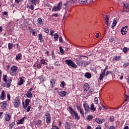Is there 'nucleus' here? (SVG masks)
<instances>
[{
    "label": "nucleus",
    "mask_w": 129,
    "mask_h": 129,
    "mask_svg": "<svg viewBox=\"0 0 129 129\" xmlns=\"http://www.w3.org/2000/svg\"><path fill=\"white\" fill-rule=\"evenodd\" d=\"M69 112L73 117H75V119H77V120L80 119V116H78V113L76 112V111L72 107H69Z\"/></svg>",
    "instance_id": "f257e3e1"
},
{
    "label": "nucleus",
    "mask_w": 129,
    "mask_h": 129,
    "mask_svg": "<svg viewBox=\"0 0 129 129\" xmlns=\"http://www.w3.org/2000/svg\"><path fill=\"white\" fill-rule=\"evenodd\" d=\"M77 64L79 66H81V67H86L87 65H89V64H90V62L77 59Z\"/></svg>",
    "instance_id": "f03ea898"
},
{
    "label": "nucleus",
    "mask_w": 129,
    "mask_h": 129,
    "mask_svg": "<svg viewBox=\"0 0 129 129\" xmlns=\"http://www.w3.org/2000/svg\"><path fill=\"white\" fill-rule=\"evenodd\" d=\"M66 64L69 66H71L72 68H77V65L75 64V62L72 61L71 59L66 60Z\"/></svg>",
    "instance_id": "7ed1b4c3"
},
{
    "label": "nucleus",
    "mask_w": 129,
    "mask_h": 129,
    "mask_svg": "<svg viewBox=\"0 0 129 129\" xmlns=\"http://www.w3.org/2000/svg\"><path fill=\"white\" fill-rule=\"evenodd\" d=\"M62 9V2H59L57 6H54L52 9V12H59Z\"/></svg>",
    "instance_id": "20e7f679"
},
{
    "label": "nucleus",
    "mask_w": 129,
    "mask_h": 129,
    "mask_svg": "<svg viewBox=\"0 0 129 129\" xmlns=\"http://www.w3.org/2000/svg\"><path fill=\"white\" fill-rule=\"evenodd\" d=\"M20 104H21V102L19 100V98L17 97L15 98L14 101V105L15 107H19V106H20Z\"/></svg>",
    "instance_id": "39448f33"
},
{
    "label": "nucleus",
    "mask_w": 129,
    "mask_h": 129,
    "mask_svg": "<svg viewBox=\"0 0 129 129\" xmlns=\"http://www.w3.org/2000/svg\"><path fill=\"white\" fill-rule=\"evenodd\" d=\"M45 116L46 118V123H50L51 122V115L50 114V113H45Z\"/></svg>",
    "instance_id": "423d86ee"
},
{
    "label": "nucleus",
    "mask_w": 129,
    "mask_h": 129,
    "mask_svg": "<svg viewBox=\"0 0 129 129\" xmlns=\"http://www.w3.org/2000/svg\"><path fill=\"white\" fill-rule=\"evenodd\" d=\"M77 3V0H71L67 2V3L65 4V6L68 8L70 5H74V4H76Z\"/></svg>",
    "instance_id": "0eeeda50"
},
{
    "label": "nucleus",
    "mask_w": 129,
    "mask_h": 129,
    "mask_svg": "<svg viewBox=\"0 0 129 129\" xmlns=\"http://www.w3.org/2000/svg\"><path fill=\"white\" fill-rule=\"evenodd\" d=\"M90 88V87L89 86V84H88L87 83H85L84 85L83 89H84V92H85V93H87V91H88V90H89Z\"/></svg>",
    "instance_id": "6e6552de"
},
{
    "label": "nucleus",
    "mask_w": 129,
    "mask_h": 129,
    "mask_svg": "<svg viewBox=\"0 0 129 129\" xmlns=\"http://www.w3.org/2000/svg\"><path fill=\"white\" fill-rule=\"evenodd\" d=\"M30 102H31V100L29 99H26L25 101V104L24 102L22 103L24 108H26V107H27Z\"/></svg>",
    "instance_id": "1a4fd4ad"
},
{
    "label": "nucleus",
    "mask_w": 129,
    "mask_h": 129,
    "mask_svg": "<svg viewBox=\"0 0 129 129\" xmlns=\"http://www.w3.org/2000/svg\"><path fill=\"white\" fill-rule=\"evenodd\" d=\"M11 117H12V115L10 113H6L5 118L6 121H10L11 120Z\"/></svg>",
    "instance_id": "9d476101"
},
{
    "label": "nucleus",
    "mask_w": 129,
    "mask_h": 129,
    "mask_svg": "<svg viewBox=\"0 0 129 129\" xmlns=\"http://www.w3.org/2000/svg\"><path fill=\"white\" fill-rule=\"evenodd\" d=\"M83 106L85 111H87V112H88V111H89V110L90 109V107H89V105H88L87 103H86L83 104Z\"/></svg>",
    "instance_id": "9b49d317"
},
{
    "label": "nucleus",
    "mask_w": 129,
    "mask_h": 129,
    "mask_svg": "<svg viewBox=\"0 0 129 129\" xmlns=\"http://www.w3.org/2000/svg\"><path fill=\"white\" fill-rule=\"evenodd\" d=\"M95 121L97 122V123H102V122H104L105 120L104 119H100L99 118H96L95 119Z\"/></svg>",
    "instance_id": "f8f14e48"
},
{
    "label": "nucleus",
    "mask_w": 129,
    "mask_h": 129,
    "mask_svg": "<svg viewBox=\"0 0 129 129\" xmlns=\"http://www.w3.org/2000/svg\"><path fill=\"white\" fill-rule=\"evenodd\" d=\"M1 104H2L1 107L3 109H6L8 106V102L7 101H3Z\"/></svg>",
    "instance_id": "ddd939ff"
},
{
    "label": "nucleus",
    "mask_w": 129,
    "mask_h": 129,
    "mask_svg": "<svg viewBox=\"0 0 129 129\" xmlns=\"http://www.w3.org/2000/svg\"><path fill=\"white\" fill-rule=\"evenodd\" d=\"M0 98L2 100H5V99H6V93H5V91H2Z\"/></svg>",
    "instance_id": "4468645a"
},
{
    "label": "nucleus",
    "mask_w": 129,
    "mask_h": 129,
    "mask_svg": "<svg viewBox=\"0 0 129 129\" xmlns=\"http://www.w3.org/2000/svg\"><path fill=\"white\" fill-rule=\"evenodd\" d=\"M70 14H69V11H67L63 16V20H66L68 17H69Z\"/></svg>",
    "instance_id": "2eb2a0df"
},
{
    "label": "nucleus",
    "mask_w": 129,
    "mask_h": 129,
    "mask_svg": "<svg viewBox=\"0 0 129 129\" xmlns=\"http://www.w3.org/2000/svg\"><path fill=\"white\" fill-rule=\"evenodd\" d=\"M12 83V79H9L7 82L5 83L6 87H10L11 84Z\"/></svg>",
    "instance_id": "dca6fc26"
},
{
    "label": "nucleus",
    "mask_w": 129,
    "mask_h": 129,
    "mask_svg": "<svg viewBox=\"0 0 129 129\" xmlns=\"http://www.w3.org/2000/svg\"><path fill=\"white\" fill-rule=\"evenodd\" d=\"M11 69L12 73H16V72H17V70H18V67L13 66L11 67Z\"/></svg>",
    "instance_id": "f3484780"
},
{
    "label": "nucleus",
    "mask_w": 129,
    "mask_h": 129,
    "mask_svg": "<svg viewBox=\"0 0 129 129\" xmlns=\"http://www.w3.org/2000/svg\"><path fill=\"white\" fill-rule=\"evenodd\" d=\"M59 95H60L61 97H64L67 94V93L65 92V91H60L58 93Z\"/></svg>",
    "instance_id": "a211bd4d"
},
{
    "label": "nucleus",
    "mask_w": 129,
    "mask_h": 129,
    "mask_svg": "<svg viewBox=\"0 0 129 129\" xmlns=\"http://www.w3.org/2000/svg\"><path fill=\"white\" fill-rule=\"evenodd\" d=\"M88 0H79V3L81 5H86Z\"/></svg>",
    "instance_id": "6ab92c4d"
},
{
    "label": "nucleus",
    "mask_w": 129,
    "mask_h": 129,
    "mask_svg": "<svg viewBox=\"0 0 129 129\" xmlns=\"http://www.w3.org/2000/svg\"><path fill=\"white\" fill-rule=\"evenodd\" d=\"M31 2L32 5H34L35 6H36V5L40 3V0H31Z\"/></svg>",
    "instance_id": "aec40b11"
},
{
    "label": "nucleus",
    "mask_w": 129,
    "mask_h": 129,
    "mask_svg": "<svg viewBox=\"0 0 129 129\" xmlns=\"http://www.w3.org/2000/svg\"><path fill=\"white\" fill-rule=\"evenodd\" d=\"M105 20L106 21V24L107 26H108L109 23V16L108 15H106Z\"/></svg>",
    "instance_id": "412c9836"
},
{
    "label": "nucleus",
    "mask_w": 129,
    "mask_h": 129,
    "mask_svg": "<svg viewBox=\"0 0 129 129\" xmlns=\"http://www.w3.org/2000/svg\"><path fill=\"white\" fill-rule=\"evenodd\" d=\"M26 95L27 97H28V98H32L33 97V94L31 92H28Z\"/></svg>",
    "instance_id": "4be33fe9"
},
{
    "label": "nucleus",
    "mask_w": 129,
    "mask_h": 129,
    "mask_svg": "<svg viewBox=\"0 0 129 129\" xmlns=\"http://www.w3.org/2000/svg\"><path fill=\"white\" fill-rule=\"evenodd\" d=\"M50 83L51 84V87L52 88H54V87L55 86V80L54 79H52L50 80Z\"/></svg>",
    "instance_id": "5701e85b"
},
{
    "label": "nucleus",
    "mask_w": 129,
    "mask_h": 129,
    "mask_svg": "<svg viewBox=\"0 0 129 129\" xmlns=\"http://www.w3.org/2000/svg\"><path fill=\"white\" fill-rule=\"evenodd\" d=\"M25 118H26V117H23L21 119L18 120V124H23L24 121H25Z\"/></svg>",
    "instance_id": "b1692460"
},
{
    "label": "nucleus",
    "mask_w": 129,
    "mask_h": 129,
    "mask_svg": "<svg viewBox=\"0 0 129 129\" xmlns=\"http://www.w3.org/2000/svg\"><path fill=\"white\" fill-rule=\"evenodd\" d=\"M90 110H92V111H93V112H94V111H95V110H96V108L95 107H94V104L92 103L91 105Z\"/></svg>",
    "instance_id": "393cba45"
},
{
    "label": "nucleus",
    "mask_w": 129,
    "mask_h": 129,
    "mask_svg": "<svg viewBox=\"0 0 129 129\" xmlns=\"http://www.w3.org/2000/svg\"><path fill=\"white\" fill-rule=\"evenodd\" d=\"M37 22H38V25H39V26H42L43 20H42V18H38L37 20Z\"/></svg>",
    "instance_id": "a878e982"
},
{
    "label": "nucleus",
    "mask_w": 129,
    "mask_h": 129,
    "mask_svg": "<svg viewBox=\"0 0 129 129\" xmlns=\"http://www.w3.org/2000/svg\"><path fill=\"white\" fill-rule=\"evenodd\" d=\"M38 38L39 40L40 41L41 43H43V42H44V40H43V35H42V34H39L38 35Z\"/></svg>",
    "instance_id": "bb28decb"
},
{
    "label": "nucleus",
    "mask_w": 129,
    "mask_h": 129,
    "mask_svg": "<svg viewBox=\"0 0 129 129\" xmlns=\"http://www.w3.org/2000/svg\"><path fill=\"white\" fill-rule=\"evenodd\" d=\"M65 129H71V125L67 122L65 124Z\"/></svg>",
    "instance_id": "cd10ccee"
},
{
    "label": "nucleus",
    "mask_w": 129,
    "mask_h": 129,
    "mask_svg": "<svg viewBox=\"0 0 129 129\" xmlns=\"http://www.w3.org/2000/svg\"><path fill=\"white\" fill-rule=\"evenodd\" d=\"M104 76H105V74L102 73V74L100 75L99 79L100 80H103V78H104Z\"/></svg>",
    "instance_id": "c85d7f7f"
},
{
    "label": "nucleus",
    "mask_w": 129,
    "mask_h": 129,
    "mask_svg": "<svg viewBox=\"0 0 129 129\" xmlns=\"http://www.w3.org/2000/svg\"><path fill=\"white\" fill-rule=\"evenodd\" d=\"M85 76L88 79L91 78V74H89V73H86Z\"/></svg>",
    "instance_id": "c756f323"
},
{
    "label": "nucleus",
    "mask_w": 129,
    "mask_h": 129,
    "mask_svg": "<svg viewBox=\"0 0 129 129\" xmlns=\"http://www.w3.org/2000/svg\"><path fill=\"white\" fill-rule=\"evenodd\" d=\"M121 33L122 35H125V33H126V30L125 28H123L121 30Z\"/></svg>",
    "instance_id": "7c9ffc66"
},
{
    "label": "nucleus",
    "mask_w": 129,
    "mask_h": 129,
    "mask_svg": "<svg viewBox=\"0 0 129 129\" xmlns=\"http://www.w3.org/2000/svg\"><path fill=\"white\" fill-rule=\"evenodd\" d=\"M30 33L32 32V34L33 36H36V34H37V32L36 31H35V29H31V30H30Z\"/></svg>",
    "instance_id": "2f4dec72"
},
{
    "label": "nucleus",
    "mask_w": 129,
    "mask_h": 129,
    "mask_svg": "<svg viewBox=\"0 0 129 129\" xmlns=\"http://www.w3.org/2000/svg\"><path fill=\"white\" fill-rule=\"evenodd\" d=\"M15 124H16V123L15 122H12V123L9 124V129H12V128L14 126H15Z\"/></svg>",
    "instance_id": "473e14b6"
},
{
    "label": "nucleus",
    "mask_w": 129,
    "mask_h": 129,
    "mask_svg": "<svg viewBox=\"0 0 129 129\" xmlns=\"http://www.w3.org/2000/svg\"><path fill=\"white\" fill-rule=\"evenodd\" d=\"M92 118H93V116H92V115H89L87 117V120H91V119H92Z\"/></svg>",
    "instance_id": "72a5a7b5"
},
{
    "label": "nucleus",
    "mask_w": 129,
    "mask_h": 129,
    "mask_svg": "<svg viewBox=\"0 0 129 129\" xmlns=\"http://www.w3.org/2000/svg\"><path fill=\"white\" fill-rule=\"evenodd\" d=\"M22 84H24V80L21 78L20 81L18 83V85H22Z\"/></svg>",
    "instance_id": "f704fd0d"
},
{
    "label": "nucleus",
    "mask_w": 129,
    "mask_h": 129,
    "mask_svg": "<svg viewBox=\"0 0 129 129\" xmlns=\"http://www.w3.org/2000/svg\"><path fill=\"white\" fill-rule=\"evenodd\" d=\"M13 47H14V44H13V43H8V48L9 50H11L13 48Z\"/></svg>",
    "instance_id": "c9c22d12"
},
{
    "label": "nucleus",
    "mask_w": 129,
    "mask_h": 129,
    "mask_svg": "<svg viewBox=\"0 0 129 129\" xmlns=\"http://www.w3.org/2000/svg\"><path fill=\"white\" fill-rule=\"evenodd\" d=\"M22 56V54L21 53H18L17 54L16 56V60H19V59H21V56Z\"/></svg>",
    "instance_id": "e433bc0d"
},
{
    "label": "nucleus",
    "mask_w": 129,
    "mask_h": 129,
    "mask_svg": "<svg viewBox=\"0 0 129 129\" xmlns=\"http://www.w3.org/2000/svg\"><path fill=\"white\" fill-rule=\"evenodd\" d=\"M120 59V56H115L113 58V60H114L115 61H119Z\"/></svg>",
    "instance_id": "4c0bfd02"
},
{
    "label": "nucleus",
    "mask_w": 129,
    "mask_h": 129,
    "mask_svg": "<svg viewBox=\"0 0 129 129\" xmlns=\"http://www.w3.org/2000/svg\"><path fill=\"white\" fill-rule=\"evenodd\" d=\"M7 78H8V76H7L6 75H3V80L5 82H7L8 81V79Z\"/></svg>",
    "instance_id": "58836bf2"
},
{
    "label": "nucleus",
    "mask_w": 129,
    "mask_h": 129,
    "mask_svg": "<svg viewBox=\"0 0 129 129\" xmlns=\"http://www.w3.org/2000/svg\"><path fill=\"white\" fill-rule=\"evenodd\" d=\"M129 50V48L127 47H124L122 49V51L124 53H126V52H127Z\"/></svg>",
    "instance_id": "ea45409f"
},
{
    "label": "nucleus",
    "mask_w": 129,
    "mask_h": 129,
    "mask_svg": "<svg viewBox=\"0 0 129 129\" xmlns=\"http://www.w3.org/2000/svg\"><path fill=\"white\" fill-rule=\"evenodd\" d=\"M28 9H29V10H34V5H30V6H27Z\"/></svg>",
    "instance_id": "a19ab883"
},
{
    "label": "nucleus",
    "mask_w": 129,
    "mask_h": 129,
    "mask_svg": "<svg viewBox=\"0 0 129 129\" xmlns=\"http://www.w3.org/2000/svg\"><path fill=\"white\" fill-rule=\"evenodd\" d=\"M123 7L125 9H129V5L127 3H124L123 4Z\"/></svg>",
    "instance_id": "79ce46f5"
},
{
    "label": "nucleus",
    "mask_w": 129,
    "mask_h": 129,
    "mask_svg": "<svg viewBox=\"0 0 129 129\" xmlns=\"http://www.w3.org/2000/svg\"><path fill=\"white\" fill-rule=\"evenodd\" d=\"M109 120L111 122H112V121H114V117L113 116H110Z\"/></svg>",
    "instance_id": "37998d69"
},
{
    "label": "nucleus",
    "mask_w": 129,
    "mask_h": 129,
    "mask_svg": "<svg viewBox=\"0 0 129 129\" xmlns=\"http://www.w3.org/2000/svg\"><path fill=\"white\" fill-rule=\"evenodd\" d=\"M116 24H117V22H116V21H114L112 24V28H114V26H116Z\"/></svg>",
    "instance_id": "c03bdc74"
},
{
    "label": "nucleus",
    "mask_w": 129,
    "mask_h": 129,
    "mask_svg": "<svg viewBox=\"0 0 129 129\" xmlns=\"http://www.w3.org/2000/svg\"><path fill=\"white\" fill-rule=\"evenodd\" d=\"M54 40H58V38H59V35L57 34V33H55L54 35Z\"/></svg>",
    "instance_id": "a18cd8bd"
},
{
    "label": "nucleus",
    "mask_w": 129,
    "mask_h": 129,
    "mask_svg": "<svg viewBox=\"0 0 129 129\" xmlns=\"http://www.w3.org/2000/svg\"><path fill=\"white\" fill-rule=\"evenodd\" d=\"M59 50H60V53H61V54H64V50L63 49V48H62L61 46L59 47Z\"/></svg>",
    "instance_id": "49530a36"
},
{
    "label": "nucleus",
    "mask_w": 129,
    "mask_h": 129,
    "mask_svg": "<svg viewBox=\"0 0 129 129\" xmlns=\"http://www.w3.org/2000/svg\"><path fill=\"white\" fill-rule=\"evenodd\" d=\"M44 31L45 33H46V34H48V33H49V30L48 28H44Z\"/></svg>",
    "instance_id": "de8ad7c7"
},
{
    "label": "nucleus",
    "mask_w": 129,
    "mask_h": 129,
    "mask_svg": "<svg viewBox=\"0 0 129 129\" xmlns=\"http://www.w3.org/2000/svg\"><path fill=\"white\" fill-rule=\"evenodd\" d=\"M80 113L82 114V116H84V112L82 110V109L81 110H79Z\"/></svg>",
    "instance_id": "09e8293b"
},
{
    "label": "nucleus",
    "mask_w": 129,
    "mask_h": 129,
    "mask_svg": "<svg viewBox=\"0 0 129 129\" xmlns=\"http://www.w3.org/2000/svg\"><path fill=\"white\" fill-rule=\"evenodd\" d=\"M94 101L95 104H97L98 103V99L97 97L95 98Z\"/></svg>",
    "instance_id": "8fccbe9b"
},
{
    "label": "nucleus",
    "mask_w": 129,
    "mask_h": 129,
    "mask_svg": "<svg viewBox=\"0 0 129 129\" xmlns=\"http://www.w3.org/2000/svg\"><path fill=\"white\" fill-rule=\"evenodd\" d=\"M40 63H41V64H44L46 63V61H45V59H42L40 60Z\"/></svg>",
    "instance_id": "3c124183"
},
{
    "label": "nucleus",
    "mask_w": 129,
    "mask_h": 129,
    "mask_svg": "<svg viewBox=\"0 0 129 129\" xmlns=\"http://www.w3.org/2000/svg\"><path fill=\"white\" fill-rule=\"evenodd\" d=\"M52 17H55L56 18H58V17H59V14H52Z\"/></svg>",
    "instance_id": "603ef678"
},
{
    "label": "nucleus",
    "mask_w": 129,
    "mask_h": 129,
    "mask_svg": "<svg viewBox=\"0 0 129 129\" xmlns=\"http://www.w3.org/2000/svg\"><path fill=\"white\" fill-rule=\"evenodd\" d=\"M52 127L53 128H51L50 129H60L58 126L56 125H54V126L52 125Z\"/></svg>",
    "instance_id": "864d4df0"
},
{
    "label": "nucleus",
    "mask_w": 129,
    "mask_h": 129,
    "mask_svg": "<svg viewBox=\"0 0 129 129\" xmlns=\"http://www.w3.org/2000/svg\"><path fill=\"white\" fill-rule=\"evenodd\" d=\"M61 84L63 88H64V86H66V84H65V82H64V81L61 82Z\"/></svg>",
    "instance_id": "5fc2aeb1"
},
{
    "label": "nucleus",
    "mask_w": 129,
    "mask_h": 129,
    "mask_svg": "<svg viewBox=\"0 0 129 129\" xmlns=\"http://www.w3.org/2000/svg\"><path fill=\"white\" fill-rule=\"evenodd\" d=\"M124 67H127V66H129V63L126 62L123 64Z\"/></svg>",
    "instance_id": "6e6d98bb"
},
{
    "label": "nucleus",
    "mask_w": 129,
    "mask_h": 129,
    "mask_svg": "<svg viewBox=\"0 0 129 129\" xmlns=\"http://www.w3.org/2000/svg\"><path fill=\"white\" fill-rule=\"evenodd\" d=\"M7 98L8 100H11V95L10 94H7Z\"/></svg>",
    "instance_id": "4d7b16f0"
},
{
    "label": "nucleus",
    "mask_w": 129,
    "mask_h": 129,
    "mask_svg": "<svg viewBox=\"0 0 129 129\" xmlns=\"http://www.w3.org/2000/svg\"><path fill=\"white\" fill-rule=\"evenodd\" d=\"M54 65L55 66H60V64H59V62L58 61H56L55 63H54Z\"/></svg>",
    "instance_id": "13d9d810"
},
{
    "label": "nucleus",
    "mask_w": 129,
    "mask_h": 129,
    "mask_svg": "<svg viewBox=\"0 0 129 129\" xmlns=\"http://www.w3.org/2000/svg\"><path fill=\"white\" fill-rule=\"evenodd\" d=\"M126 99H125V100L124 101L123 103H124V102L127 101V99H129V96H128L126 95Z\"/></svg>",
    "instance_id": "bf43d9fd"
},
{
    "label": "nucleus",
    "mask_w": 129,
    "mask_h": 129,
    "mask_svg": "<svg viewBox=\"0 0 129 129\" xmlns=\"http://www.w3.org/2000/svg\"><path fill=\"white\" fill-rule=\"evenodd\" d=\"M37 68H38V69H40L41 68H42V66L40 64H38L37 66Z\"/></svg>",
    "instance_id": "052dcab7"
},
{
    "label": "nucleus",
    "mask_w": 129,
    "mask_h": 129,
    "mask_svg": "<svg viewBox=\"0 0 129 129\" xmlns=\"http://www.w3.org/2000/svg\"><path fill=\"white\" fill-rule=\"evenodd\" d=\"M30 109H31V107H30V106H29L27 107V109H26L27 112H29V111H30Z\"/></svg>",
    "instance_id": "680f3d73"
},
{
    "label": "nucleus",
    "mask_w": 129,
    "mask_h": 129,
    "mask_svg": "<svg viewBox=\"0 0 129 129\" xmlns=\"http://www.w3.org/2000/svg\"><path fill=\"white\" fill-rule=\"evenodd\" d=\"M54 33H55V31H54V30H51L50 31V36H53V34H54Z\"/></svg>",
    "instance_id": "e2e57ef3"
},
{
    "label": "nucleus",
    "mask_w": 129,
    "mask_h": 129,
    "mask_svg": "<svg viewBox=\"0 0 129 129\" xmlns=\"http://www.w3.org/2000/svg\"><path fill=\"white\" fill-rule=\"evenodd\" d=\"M77 109L78 110H81L82 109L81 108V107H80V106H77Z\"/></svg>",
    "instance_id": "0e129e2a"
},
{
    "label": "nucleus",
    "mask_w": 129,
    "mask_h": 129,
    "mask_svg": "<svg viewBox=\"0 0 129 129\" xmlns=\"http://www.w3.org/2000/svg\"><path fill=\"white\" fill-rule=\"evenodd\" d=\"M113 41H114V38L113 37H111L110 39V41L113 42Z\"/></svg>",
    "instance_id": "69168bd1"
},
{
    "label": "nucleus",
    "mask_w": 129,
    "mask_h": 129,
    "mask_svg": "<svg viewBox=\"0 0 129 129\" xmlns=\"http://www.w3.org/2000/svg\"><path fill=\"white\" fill-rule=\"evenodd\" d=\"M96 38H97V39H98V38H99V33H96Z\"/></svg>",
    "instance_id": "338daca9"
},
{
    "label": "nucleus",
    "mask_w": 129,
    "mask_h": 129,
    "mask_svg": "<svg viewBox=\"0 0 129 129\" xmlns=\"http://www.w3.org/2000/svg\"><path fill=\"white\" fill-rule=\"evenodd\" d=\"M3 15H4L5 16H8V12H3Z\"/></svg>",
    "instance_id": "774afa93"
}]
</instances>
